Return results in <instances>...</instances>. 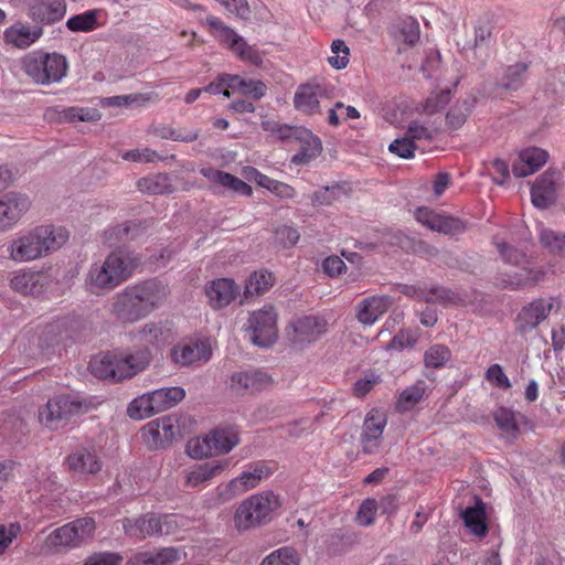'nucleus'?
Listing matches in <instances>:
<instances>
[{"mask_svg": "<svg viewBox=\"0 0 565 565\" xmlns=\"http://www.w3.org/2000/svg\"><path fill=\"white\" fill-rule=\"evenodd\" d=\"M43 30L41 26H30L22 22H17L3 32V40L18 49H26L41 38Z\"/></svg>", "mask_w": 565, "mask_h": 565, "instance_id": "obj_30", "label": "nucleus"}, {"mask_svg": "<svg viewBox=\"0 0 565 565\" xmlns=\"http://www.w3.org/2000/svg\"><path fill=\"white\" fill-rule=\"evenodd\" d=\"M519 271H505L498 275V285L511 290L526 289L534 287L545 277V270L541 267L530 265L518 266Z\"/></svg>", "mask_w": 565, "mask_h": 565, "instance_id": "obj_20", "label": "nucleus"}, {"mask_svg": "<svg viewBox=\"0 0 565 565\" xmlns=\"http://www.w3.org/2000/svg\"><path fill=\"white\" fill-rule=\"evenodd\" d=\"M377 510V501L375 499H365L356 514V519L361 525L369 526L373 524L375 512Z\"/></svg>", "mask_w": 565, "mask_h": 565, "instance_id": "obj_59", "label": "nucleus"}, {"mask_svg": "<svg viewBox=\"0 0 565 565\" xmlns=\"http://www.w3.org/2000/svg\"><path fill=\"white\" fill-rule=\"evenodd\" d=\"M394 36L407 45H414L419 39V25L411 17L399 20L394 25Z\"/></svg>", "mask_w": 565, "mask_h": 565, "instance_id": "obj_43", "label": "nucleus"}, {"mask_svg": "<svg viewBox=\"0 0 565 565\" xmlns=\"http://www.w3.org/2000/svg\"><path fill=\"white\" fill-rule=\"evenodd\" d=\"M451 356L448 347L444 344H434L429 347L424 354V363L427 367L439 369L444 366Z\"/></svg>", "mask_w": 565, "mask_h": 565, "instance_id": "obj_51", "label": "nucleus"}, {"mask_svg": "<svg viewBox=\"0 0 565 565\" xmlns=\"http://www.w3.org/2000/svg\"><path fill=\"white\" fill-rule=\"evenodd\" d=\"M239 286L231 278H217L205 287L209 305L213 309L227 307L239 294Z\"/></svg>", "mask_w": 565, "mask_h": 565, "instance_id": "obj_23", "label": "nucleus"}, {"mask_svg": "<svg viewBox=\"0 0 565 565\" xmlns=\"http://www.w3.org/2000/svg\"><path fill=\"white\" fill-rule=\"evenodd\" d=\"M67 239L68 233L64 227L42 225L12 239L7 252L11 260L28 263L58 249Z\"/></svg>", "mask_w": 565, "mask_h": 565, "instance_id": "obj_3", "label": "nucleus"}, {"mask_svg": "<svg viewBox=\"0 0 565 565\" xmlns=\"http://www.w3.org/2000/svg\"><path fill=\"white\" fill-rule=\"evenodd\" d=\"M495 245L507 265L518 267L531 264L530 257L523 250L504 242L495 243Z\"/></svg>", "mask_w": 565, "mask_h": 565, "instance_id": "obj_47", "label": "nucleus"}, {"mask_svg": "<svg viewBox=\"0 0 565 565\" xmlns=\"http://www.w3.org/2000/svg\"><path fill=\"white\" fill-rule=\"evenodd\" d=\"M179 550L175 547H164L160 551L139 552L134 554L129 561V565H171L179 561Z\"/></svg>", "mask_w": 565, "mask_h": 565, "instance_id": "obj_34", "label": "nucleus"}, {"mask_svg": "<svg viewBox=\"0 0 565 565\" xmlns=\"http://www.w3.org/2000/svg\"><path fill=\"white\" fill-rule=\"evenodd\" d=\"M137 188L140 192L157 195L167 194L173 191V185L167 174L158 173L141 178L137 181Z\"/></svg>", "mask_w": 565, "mask_h": 565, "instance_id": "obj_39", "label": "nucleus"}, {"mask_svg": "<svg viewBox=\"0 0 565 565\" xmlns=\"http://www.w3.org/2000/svg\"><path fill=\"white\" fill-rule=\"evenodd\" d=\"M385 426L386 417L381 412L373 409L366 415L361 434V444L365 454L377 452Z\"/></svg>", "mask_w": 565, "mask_h": 565, "instance_id": "obj_21", "label": "nucleus"}, {"mask_svg": "<svg viewBox=\"0 0 565 565\" xmlns=\"http://www.w3.org/2000/svg\"><path fill=\"white\" fill-rule=\"evenodd\" d=\"M271 382V376L264 371H239L232 374L230 390L236 395H252L266 390Z\"/></svg>", "mask_w": 565, "mask_h": 565, "instance_id": "obj_16", "label": "nucleus"}, {"mask_svg": "<svg viewBox=\"0 0 565 565\" xmlns=\"http://www.w3.org/2000/svg\"><path fill=\"white\" fill-rule=\"evenodd\" d=\"M96 524L92 518H81L54 530L46 539L52 547H77L93 539Z\"/></svg>", "mask_w": 565, "mask_h": 565, "instance_id": "obj_9", "label": "nucleus"}, {"mask_svg": "<svg viewBox=\"0 0 565 565\" xmlns=\"http://www.w3.org/2000/svg\"><path fill=\"white\" fill-rule=\"evenodd\" d=\"M156 413L150 393L136 397L127 408L128 416L136 420L150 417Z\"/></svg>", "mask_w": 565, "mask_h": 565, "instance_id": "obj_44", "label": "nucleus"}, {"mask_svg": "<svg viewBox=\"0 0 565 565\" xmlns=\"http://www.w3.org/2000/svg\"><path fill=\"white\" fill-rule=\"evenodd\" d=\"M246 331L252 342L257 347L267 348L274 344L278 337L277 312L270 305L249 313Z\"/></svg>", "mask_w": 565, "mask_h": 565, "instance_id": "obj_8", "label": "nucleus"}, {"mask_svg": "<svg viewBox=\"0 0 565 565\" xmlns=\"http://www.w3.org/2000/svg\"><path fill=\"white\" fill-rule=\"evenodd\" d=\"M206 21L214 31L217 39L239 58L248 61L253 64H258L262 62L257 50L248 45L242 36L225 25L220 19L215 17H209Z\"/></svg>", "mask_w": 565, "mask_h": 565, "instance_id": "obj_11", "label": "nucleus"}, {"mask_svg": "<svg viewBox=\"0 0 565 565\" xmlns=\"http://www.w3.org/2000/svg\"><path fill=\"white\" fill-rule=\"evenodd\" d=\"M185 451L193 459H203L214 456L210 433L203 437L190 439L185 446Z\"/></svg>", "mask_w": 565, "mask_h": 565, "instance_id": "obj_49", "label": "nucleus"}, {"mask_svg": "<svg viewBox=\"0 0 565 565\" xmlns=\"http://www.w3.org/2000/svg\"><path fill=\"white\" fill-rule=\"evenodd\" d=\"M178 434V420L172 416H162L153 419L142 429V437L150 448H164L169 446Z\"/></svg>", "mask_w": 565, "mask_h": 565, "instance_id": "obj_13", "label": "nucleus"}, {"mask_svg": "<svg viewBox=\"0 0 565 565\" xmlns=\"http://www.w3.org/2000/svg\"><path fill=\"white\" fill-rule=\"evenodd\" d=\"M119 354L116 352H107L92 359L89 369L98 379H110L121 381L119 379Z\"/></svg>", "mask_w": 565, "mask_h": 565, "instance_id": "obj_31", "label": "nucleus"}, {"mask_svg": "<svg viewBox=\"0 0 565 565\" xmlns=\"http://www.w3.org/2000/svg\"><path fill=\"white\" fill-rule=\"evenodd\" d=\"M450 100V90L444 89L440 92L431 93L425 104H424V110L427 114H434L441 108H444Z\"/></svg>", "mask_w": 565, "mask_h": 565, "instance_id": "obj_57", "label": "nucleus"}, {"mask_svg": "<svg viewBox=\"0 0 565 565\" xmlns=\"http://www.w3.org/2000/svg\"><path fill=\"white\" fill-rule=\"evenodd\" d=\"M301 556L291 546L279 547L264 557L260 565H300Z\"/></svg>", "mask_w": 565, "mask_h": 565, "instance_id": "obj_42", "label": "nucleus"}, {"mask_svg": "<svg viewBox=\"0 0 565 565\" xmlns=\"http://www.w3.org/2000/svg\"><path fill=\"white\" fill-rule=\"evenodd\" d=\"M415 217L424 226L443 234H457L466 228L459 218L438 214L427 207H418Z\"/></svg>", "mask_w": 565, "mask_h": 565, "instance_id": "obj_22", "label": "nucleus"}, {"mask_svg": "<svg viewBox=\"0 0 565 565\" xmlns=\"http://www.w3.org/2000/svg\"><path fill=\"white\" fill-rule=\"evenodd\" d=\"M31 200L20 192H8L0 196V232L12 228L30 210Z\"/></svg>", "mask_w": 565, "mask_h": 565, "instance_id": "obj_12", "label": "nucleus"}, {"mask_svg": "<svg viewBox=\"0 0 565 565\" xmlns=\"http://www.w3.org/2000/svg\"><path fill=\"white\" fill-rule=\"evenodd\" d=\"M158 515L153 513L145 514L137 519H124L122 527L125 533L135 539H146L158 535Z\"/></svg>", "mask_w": 565, "mask_h": 565, "instance_id": "obj_32", "label": "nucleus"}, {"mask_svg": "<svg viewBox=\"0 0 565 565\" xmlns=\"http://www.w3.org/2000/svg\"><path fill=\"white\" fill-rule=\"evenodd\" d=\"M300 238V234L298 231L288 225L278 226L274 232V242L275 244L284 247L290 248L295 246Z\"/></svg>", "mask_w": 565, "mask_h": 565, "instance_id": "obj_56", "label": "nucleus"}, {"mask_svg": "<svg viewBox=\"0 0 565 565\" xmlns=\"http://www.w3.org/2000/svg\"><path fill=\"white\" fill-rule=\"evenodd\" d=\"M70 471L78 476L96 475L102 469V462L96 452L88 448H79L66 458Z\"/></svg>", "mask_w": 565, "mask_h": 565, "instance_id": "obj_26", "label": "nucleus"}, {"mask_svg": "<svg viewBox=\"0 0 565 565\" xmlns=\"http://www.w3.org/2000/svg\"><path fill=\"white\" fill-rule=\"evenodd\" d=\"M415 149L416 146L414 141L408 137L397 138L388 146V150L392 153H395L396 156L404 159L413 158Z\"/></svg>", "mask_w": 565, "mask_h": 565, "instance_id": "obj_58", "label": "nucleus"}, {"mask_svg": "<svg viewBox=\"0 0 565 565\" xmlns=\"http://www.w3.org/2000/svg\"><path fill=\"white\" fill-rule=\"evenodd\" d=\"M350 50L344 41L334 40L331 44V55L328 57L329 64L335 70L344 68L349 63Z\"/></svg>", "mask_w": 565, "mask_h": 565, "instance_id": "obj_55", "label": "nucleus"}, {"mask_svg": "<svg viewBox=\"0 0 565 565\" xmlns=\"http://www.w3.org/2000/svg\"><path fill=\"white\" fill-rule=\"evenodd\" d=\"M273 473L271 468L265 461H255L247 466L238 477L216 488L217 495L222 502H227L258 487L263 479Z\"/></svg>", "mask_w": 565, "mask_h": 565, "instance_id": "obj_7", "label": "nucleus"}, {"mask_svg": "<svg viewBox=\"0 0 565 565\" xmlns=\"http://www.w3.org/2000/svg\"><path fill=\"white\" fill-rule=\"evenodd\" d=\"M51 278L44 271L18 269L11 273L9 286L22 296H39L50 286Z\"/></svg>", "mask_w": 565, "mask_h": 565, "instance_id": "obj_14", "label": "nucleus"}, {"mask_svg": "<svg viewBox=\"0 0 565 565\" xmlns=\"http://www.w3.org/2000/svg\"><path fill=\"white\" fill-rule=\"evenodd\" d=\"M392 303L390 296L364 298L355 307V317L360 323L372 326L391 308Z\"/></svg>", "mask_w": 565, "mask_h": 565, "instance_id": "obj_24", "label": "nucleus"}, {"mask_svg": "<svg viewBox=\"0 0 565 565\" xmlns=\"http://www.w3.org/2000/svg\"><path fill=\"white\" fill-rule=\"evenodd\" d=\"M221 81L226 82V86L242 95H248L258 100L266 95L267 86L262 81L244 79L238 75L222 74Z\"/></svg>", "mask_w": 565, "mask_h": 565, "instance_id": "obj_33", "label": "nucleus"}, {"mask_svg": "<svg viewBox=\"0 0 565 565\" xmlns=\"http://www.w3.org/2000/svg\"><path fill=\"white\" fill-rule=\"evenodd\" d=\"M329 88L320 84H302L294 96L295 108L306 115L320 114V103L324 98H330Z\"/></svg>", "mask_w": 565, "mask_h": 565, "instance_id": "obj_19", "label": "nucleus"}, {"mask_svg": "<svg viewBox=\"0 0 565 565\" xmlns=\"http://www.w3.org/2000/svg\"><path fill=\"white\" fill-rule=\"evenodd\" d=\"M540 242L551 253L565 256V234L558 235L548 228H542L540 232Z\"/></svg>", "mask_w": 565, "mask_h": 565, "instance_id": "obj_53", "label": "nucleus"}, {"mask_svg": "<svg viewBox=\"0 0 565 565\" xmlns=\"http://www.w3.org/2000/svg\"><path fill=\"white\" fill-rule=\"evenodd\" d=\"M25 74L36 84L51 85L67 74L66 57L58 53L33 52L22 60Z\"/></svg>", "mask_w": 565, "mask_h": 565, "instance_id": "obj_4", "label": "nucleus"}, {"mask_svg": "<svg viewBox=\"0 0 565 565\" xmlns=\"http://www.w3.org/2000/svg\"><path fill=\"white\" fill-rule=\"evenodd\" d=\"M527 71L525 63H516L507 68L500 87L504 90H518L523 85V76Z\"/></svg>", "mask_w": 565, "mask_h": 565, "instance_id": "obj_48", "label": "nucleus"}, {"mask_svg": "<svg viewBox=\"0 0 565 565\" xmlns=\"http://www.w3.org/2000/svg\"><path fill=\"white\" fill-rule=\"evenodd\" d=\"M280 505L278 497L266 491L244 500L235 512V526L248 530L259 525L274 510Z\"/></svg>", "mask_w": 565, "mask_h": 565, "instance_id": "obj_5", "label": "nucleus"}, {"mask_svg": "<svg viewBox=\"0 0 565 565\" xmlns=\"http://www.w3.org/2000/svg\"><path fill=\"white\" fill-rule=\"evenodd\" d=\"M275 284L274 275L268 270H258L249 275L244 289V298L262 296Z\"/></svg>", "mask_w": 565, "mask_h": 565, "instance_id": "obj_38", "label": "nucleus"}, {"mask_svg": "<svg viewBox=\"0 0 565 565\" xmlns=\"http://www.w3.org/2000/svg\"><path fill=\"white\" fill-rule=\"evenodd\" d=\"M553 307L552 298L534 299L522 307L514 321L515 332L525 338L548 318Z\"/></svg>", "mask_w": 565, "mask_h": 565, "instance_id": "obj_10", "label": "nucleus"}, {"mask_svg": "<svg viewBox=\"0 0 565 565\" xmlns=\"http://www.w3.org/2000/svg\"><path fill=\"white\" fill-rule=\"evenodd\" d=\"M548 159V152L542 148L532 147L520 153V161L513 163L512 172L516 178H524L539 171Z\"/></svg>", "mask_w": 565, "mask_h": 565, "instance_id": "obj_27", "label": "nucleus"}, {"mask_svg": "<svg viewBox=\"0 0 565 565\" xmlns=\"http://www.w3.org/2000/svg\"><path fill=\"white\" fill-rule=\"evenodd\" d=\"M169 295V285L158 278L139 280L113 296L109 312L118 322L134 324L159 309Z\"/></svg>", "mask_w": 565, "mask_h": 565, "instance_id": "obj_1", "label": "nucleus"}, {"mask_svg": "<svg viewBox=\"0 0 565 565\" xmlns=\"http://www.w3.org/2000/svg\"><path fill=\"white\" fill-rule=\"evenodd\" d=\"M322 151L321 140L311 132L306 131L303 143L299 152L292 156L291 162L295 164H307L317 158Z\"/></svg>", "mask_w": 565, "mask_h": 565, "instance_id": "obj_41", "label": "nucleus"}, {"mask_svg": "<svg viewBox=\"0 0 565 565\" xmlns=\"http://www.w3.org/2000/svg\"><path fill=\"white\" fill-rule=\"evenodd\" d=\"M343 193V189L339 184L321 188L311 195V204L313 206L331 205Z\"/></svg>", "mask_w": 565, "mask_h": 565, "instance_id": "obj_54", "label": "nucleus"}, {"mask_svg": "<svg viewBox=\"0 0 565 565\" xmlns=\"http://www.w3.org/2000/svg\"><path fill=\"white\" fill-rule=\"evenodd\" d=\"M122 557L117 553H94L84 565H120Z\"/></svg>", "mask_w": 565, "mask_h": 565, "instance_id": "obj_64", "label": "nucleus"}, {"mask_svg": "<svg viewBox=\"0 0 565 565\" xmlns=\"http://www.w3.org/2000/svg\"><path fill=\"white\" fill-rule=\"evenodd\" d=\"M461 518L465 525L472 534L482 537L488 533V525L486 523V509L483 502L480 499L477 498V503L475 507L467 508L465 511H462Z\"/></svg>", "mask_w": 565, "mask_h": 565, "instance_id": "obj_36", "label": "nucleus"}, {"mask_svg": "<svg viewBox=\"0 0 565 565\" xmlns=\"http://www.w3.org/2000/svg\"><path fill=\"white\" fill-rule=\"evenodd\" d=\"M182 518L177 514H167L163 516L158 515V535H169L175 533L177 529L181 525Z\"/></svg>", "mask_w": 565, "mask_h": 565, "instance_id": "obj_62", "label": "nucleus"}, {"mask_svg": "<svg viewBox=\"0 0 565 565\" xmlns=\"http://www.w3.org/2000/svg\"><path fill=\"white\" fill-rule=\"evenodd\" d=\"M228 463V459L194 463L183 470V486L191 489L202 488L223 473Z\"/></svg>", "mask_w": 565, "mask_h": 565, "instance_id": "obj_15", "label": "nucleus"}, {"mask_svg": "<svg viewBox=\"0 0 565 565\" xmlns=\"http://www.w3.org/2000/svg\"><path fill=\"white\" fill-rule=\"evenodd\" d=\"M97 11L88 10L70 18L66 26L73 32H89L97 26Z\"/></svg>", "mask_w": 565, "mask_h": 565, "instance_id": "obj_50", "label": "nucleus"}, {"mask_svg": "<svg viewBox=\"0 0 565 565\" xmlns=\"http://www.w3.org/2000/svg\"><path fill=\"white\" fill-rule=\"evenodd\" d=\"M119 354V379H130L148 367L152 359L151 352L147 347L136 350L128 354Z\"/></svg>", "mask_w": 565, "mask_h": 565, "instance_id": "obj_28", "label": "nucleus"}, {"mask_svg": "<svg viewBox=\"0 0 565 565\" xmlns=\"http://www.w3.org/2000/svg\"><path fill=\"white\" fill-rule=\"evenodd\" d=\"M88 412V404L73 395H58L50 398L39 411V418L49 428H55L58 423L67 422L74 416Z\"/></svg>", "mask_w": 565, "mask_h": 565, "instance_id": "obj_6", "label": "nucleus"}, {"mask_svg": "<svg viewBox=\"0 0 565 565\" xmlns=\"http://www.w3.org/2000/svg\"><path fill=\"white\" fill-rule=\"evenodd\" d=\"M150 395L153 401L154 411L160 413L181 402L185 396V392L180 386H173L154 390L150 392Z\"/></svg>", "mask_w": 565, "mask_h": 565, "instance_id": "obj_37", "label": "nucleus"}, {"mask_svg": "<svg viewBox=\"0 0 565 565\" xmlns=\"http://www.w3.org/2000/svg\"><path fill=\"white\" fill-rule=\"evenodd\" d=\"M523 418L520 413L510 408L501 407L494 413V420L498 427L507 434L516 435L519 431V419Z\"/></svg>", "mask_w": 565, "mask_h": 565, "instance_id": "obj_46", "label": "nucleus"}, {"mask_svg": "<svg viewBox=\"0 0 565 565\" xmlns=\"http://www.w3.org/2000/svg\"><path fill=\"white\" fill-rule=\"evenodd\" d=\"M66 12L64 0H33L30 6V17L41 23L60 21Z\"/></svg>", "mask_w": 565, "mask_h": 565, "instance_id": "obj_29", "label": "nucleus"}, {"mask_svg": "<svg viewBox=\"0 0 565 565\" xmlns=\"http://www.w3.org/2000/svg\"><path fill=\"white\" fill-rule=\"evenodd\" d=\"M140 264L141 257L132 250H113L103 262L90 265L85 275V288L96 296L106 295L127 281Z\"/></svg>", "mask_w": 565, "mask_h": 565, "instance_id": "obj_2", "label": "nucleus"}, {"mask_svg": "<svg viewBox=\"0 0 565 565\" xmlns=\"http://www.w3.org/2000/svg\"><path fill=\"white\" fill-rule=\"evenodd\" d=\"M561 180L557 170H546L531 186V200L535 207L547 209L556 202V188Z\"/></svg>", "mask_w": 565, "mask_h": 565, "instance_id": "obj_18", "label": "nucleus"}, {"mask_svg": "<svg viewBox=\"0 0 565 565\" xmlns=\"http://www.w3.org/2000/svg\"><path fill=\"white\" fill-rule=\"evenodd\" d=\"M211 347L206 341H182L171 349L172 361L180 366L205 363L211 358Z\"/></svg>", "mask_w": 565, "mask_h": 565, "instance_id": "obj_17", "label": "nucleus"}, {"mask_svg": "<svg viewBox=\"0 0 565 565\" xmlns=\"http://www.w3.org/2000/svg\"><path fill=\"white\" fill-rule=\"evenodd\" d=\"M475 103L476 99L473 97L458 99L446 115V124L448 128L452 130L460 128L466 122Z\"/></svg>", "mask_w": 565, "mask_h": 565, "instance_id": "obj_40", "label": "nucleus"}, {"mask_svg": "<svg viewBox=\"0 0 565 565\" xmlns=\"http://www.w3.org/2000/svg\"><path fill=\"white\" fill-rule=\"evenodd\" d=\"M291 327L295 332L294 341L311 343L327 332L328 322L320 317L306 316L296 319Z\"/></svg>", "mask_w": 565, "mask_h": 565, "instance_id": "obj_25", "label": "nucleus"}, {"mask_svg": "<svg viewBox=\"0 0 565 565\" xmlns=\"http://www.w3.org/2000/svg\"><path fill=\"white\" fill-rule=\"evenodd\" d=\"M220 185L246 196H250L253 193V189L249 184L228 172L224 173L223 181H221Z\"/></svg>", "mask_w": 565, "mask_h": 565, "instance_id": "obj_60", "label": "nucleus"}, {"mask_svg": "<svg viewBox=\"0 0 565 565\" xmlns=\"http://www.w3.org/2000/svg\"><path fill=\"white\" fill-rule=\"evenodd\" d=\"M61 118L65 121H84L93 122L98 121L102 118V114L97 108L90 107H67L60 114Z\"/></svg>", "mask_w": 565, "mask_h": 565, "instance_id": "obj_45", "label": "nucleus"}, {"mask_svg": "<svg viewBox=\"0 0 565 565\" xmlns=\"http://www.w3.org/2000/svg\"><path fill=\"white\" fill-rule=\"evenodd\" d=\"M427 385L423 380L417 381L414 385L405 388L398 398V405L403 409H408L409 407L417 404L426 394Z\"/></svg>", "mask_w": 565, "mask_h": 565, "instance_id": "obj_52", "label": "nucleus"}, {"mask_svg": "<svg viewBox=\"0 0 565 565\" xmlns=\"http://www.w3.org/2000/svg\"><path fill=\"white\" fill-rule=\"evenodd\" d=\"M381 382V379L374 372H369L364 375V377L358 380L354 383L353 392L358 397H363L366 395L376 384Z\"/></svg>", "mask_w": 565, "mask_h": 565, "instance_id": "obj_61", "label": "nucleus"}, {"mask_svg": "<svg viewBox=\"0 0 565 565\" xmlns=\"http://www.w3.org/2000/svg\"><path fill=\"white\" fill-rule=\"evenodd\" d=\"M210 440L214 455H225L239 444V436L235 427H216L210 431Z\"/></svg>", "mask_w": 565, "mask_h": 565, "instance_id": "obj_35", "label": "nucleus"}, {"mask_svg": "<svg viewBox=\"0 0 565 565\" xmlns=\"http://www.w3.org/2000/svg\"><path fill=\"white\" fill-rule=\"evenodd\" d=\"M435 131L429 127L420 124L417 120H413L407 127V137L414 140H433Z\"/></svg>", "mask_w": 565, "mask_h": 565, "instance_id": "obj_63", "label": "nucleus"}]
</instances>
